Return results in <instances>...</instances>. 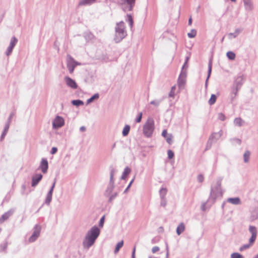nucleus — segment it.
<instances>
[{
    "mask_svg": "<svg viewBox=\"0 0 258 258\" xmlns=\"http://www.w3.org/2000/svg\"><path fill=\"white\" fill-rule=\"evenodd\" d=\"M100 234V230L96 226L93 227L88 231L85 238L84 244L89 247L92 245Z\"/></svg>",
    "mask_w": 258,
    "mask_h": 258,
    "instance_id": "nucleus-1",
    "label": "nucleus"
},
{
    "mask_svg": "<svg viewBox=\"0 0 258 258\" xmlns=\"http://www.w3.org/2000/svg\"><path fill=\"white\" fill-rule=\"evenodd\" d=\"M126 35V32L125 30L124 24L123 22H120L117 24L115 28V33L114 40L116 42H119Z\"/></svg>",
    "mask_w": 258,
    "mask_h": 258,
    "instance_id": "nucleus-2",
    "label": "nucleus"
},
{
    "mask_svg": "<svg viewBox=\"0 0 258 258\" xmlns=\"http://www.w3.org/2000/svg\"><path fill=\"white\" fill-rule=\"evenodd\" d=\"M153 130L154 126L152 121L147 122L144 126V133L147 137H150L152 135Z\"/></svg>",
    "mask_w": 258,
    "mask_h": 258,
    "instance_id": "nucleus-3",
    "label": "nucleus"
},
{
    "mask_svg": "<svg viewBox=\"0 0 258 258\" xmlns=\"http://www.w3.org/2000/svg\"><path fill=\"white\" fill-rule=\"evenodd\" d=\"M186 74L183 72L180 74L177 81L178 86L179 90L184 88L186 83Z\"/></svg>",
    "mask_w": 258,
    "mask_h": 258,
    "instance_id": "nucleus-4",
    "label": "nucleus"
},
{
    "mask_svg": "<svg viewBox=\"0 0 258 258\" xmlns=\"http://www.w3.org/2000/svg\"><path fill=\"white\" fill-rule=\"evenodd\" d=\"M249 230L251 234V236L249 239V242L250 243V244H253L257 236V229L255 226H250Z\"/></svg>",
    "mask_w": 258,
    "mask_h": 258,
    "instance_id": "nucleus-5",
    "label": "nucleus"
},
{
    "mask_svg": "<svg viewBox=\"0 0 258 258\" xmlns=\"http://www.w3.org/2000/svg\"><path fill=\"white\" fill-rule=\"evenodd\" d=\"M64 124L63 119L60 116H56L52 122L53 128H57L61 127Z\"/></svg>",
    "mask_w": 258,
    "mask_h": 258,
    "instance_id": "nucleus-6",
    "label": "nucleus"
},
{
    "mask_svg": "<svg viewBox=\"0 0 258 258\" xmlns=\"http://www.w3.org/2000/svg\"><path fill=\"white\" fill-rule=\"evenodd\" d=\"M64 80L68 86L73 89L77 88L78 86L75 81L73 79L68 77H65Z\"/></svg>",
    "mask_w": 258,
    "mask_h": 258,
    "instance_id": "nucleus-7",
    "label": "nucleus"
},
{
    "mask_svg": "<svg viewBox=\"0 0 258 258\" xmlns=\"http://www.w3.org/2000/svg\"><path fill=\"white\" fill-rule=\"evenodd\" d=\"M40 168L44 173L47 172L48 169V162L46 159H43L42 160Z\"/></svg>",
    "mask_w": 258,
    "mask_h": 258,
    "instance_id": "nucleus-8",
    "label": "nucleus"
},
{
    "mask_svg": "<svg viewBox=\"0 0 258 258\" xmlns=\"http://www.w3.org/2000/svg\"><path fill=\"white\" fill-rule=\"evenodd\" d=\"M42 175L40 174H37L34 176L32 178V186H35L41 180Z\"/></svg>",
    "mask_w": 258,
    "mask_h": 258,
    "instance_id": "nucleus-9",
    "label": "nucleus"
},
{
    "mask_svg": "<svg viewBox=\"0 0 258 258\" xmlns=\"http://www.w3.org/2000/svg\"><path fill=\"white\" fill-rule=\"evenodd\" d=\"M243 2L246 10H251L252 9V3L251 0H243Z\"/></svg>",
    "mask_w": 258,
    "mask_h": 258,
    "instance_id": "nucleus-10",
    "label": "nucleus"
},
{
    "mask_svg": "<svg viewBox=\"0 0 258 258\" xmlns=\"http://www.w3.org/2000/svg\"><path fill=\"white\" fill-rule=\"evenodd\" d=\"M185 230V225L183 223H181L177 227L176 233L179 235Z\"/></svg>",
    "mask_w": 258,
    "mask_h": 258,
    "instance_id": "nucleus-11",
    "label": "nucleus"
},
{
    "mask_svg": "<svg viewBox=\"0 0 258 258\" xmlns=\"http://www.w3.org/2000/svg\"><path fill=\"white\" fill-rule=\"evenodd\" d=\"M179 92V91H176V88L175 86H173L171 88V89L170 90V92L169 94V96L170 97L174 98L175 95Z\"/></svg>",
    "mask_w": 258,
    "mask_h": 258,
    "instance_id": "nucleus-12",
    "label": "nucleus"
},
{
    "mask_svg": "<svg viewBox=\"0 0 258 258\" xmlns=\"http://www.w3.org/2000/svg\"><path fill=\"white\" fill-rule=\"evenodd\" d=\"M228 201L235 205L239 204L240 203V199L238 198H229L228 199Z\"/></svg>",
    "mask_w": 258,
    "mask_h": 258,
    "instance_id": "nucleus-13",
    "label": "nucleus"
},
{
    "mask_svg": "<svg viewBox=\"0 0 258 258\" xmlns=\"http://www.w3.org/2000/svg\"><path fill=\"white\" fill-rule=\"evenodd\" d=\"M96 0H82L80 2L79 5L80 6L89 5L94 3Z\"/></svg>",
    "mask_w": 258,
    "mask_h": 258,
    "instance_id": "nucleus-14",
    "label": "nucleus"
},
{
    "mask_svg": "<svg viewBox=\"0 0 258 258\" xmlns=\"http://www.w3.org/2000/svg\"><path fill=\"white\" fill-rule=\"evenodd\" d=\"M222 135V134L220 132L213 133L211 135L210 140H213L214 139L217 140Z\"/></svg>",
    "mask_w": 258,
    "mask_h": 258,
    "instance_id": "nucleus-15",
    "label": "nucleus"
},
{
    "mask_svg": "<svg viewBox=\"0 0 258 258\" xmlns=\"http://www.w3.org/2000/svg\"><path fill=\"white\" fill-rule=\"evenodd\" d=\"M234 123L236 125L240 126L243 124L244 121L241 118H236L234 120Z\"/></svg>",
    "mask_w": 258,
    "mask_h": 258,
    "instance_id": "nucleus-16",
    "label": "nucleus"
},
{
    "mask_svg": "<svg viewBox=\"0 0 258 258\" xmlns=\"http://www.w3.org/2000/svg\"><path fill=\"white\" fill-rule=\"evenodd\" d=\"M217 96L214 94H212L210 99L208 101V103L210 105H213L216 101Z\"/></svg>",
    "mask_w": 258,
    "mask_h": 258,
    "instance_id": "nucleus-17",
    "label": "nucleus"
},
{
    "mask_svg": "<svg viewBox=\"0 0 258 258\" xmlns=\"http://www.w3.org/2000/svg\"><path fill=\"white\" fill-rule=\"evenodd\" d=\"M123 245V240H121V241L119 242L116 245V247H115V248L114 250V252L115 253L118 252V251L119 250L120 248L122 247Z\"/></svg>",
    "mask_w": 258,
    "mask_h": 258,
    "instance_id": "nucleus-18",
    "label": "nucleus"
},
{
    "mask_svg": "<svg viewBox=\"0 0 258 258\" xmlns=\"http://www.w3.org/2000/svg\"><path fill=\"white\" fill-rule=\"evenodd\" d=\"M130 126L128 125H126L123 128V131H122V135L123 136H126L130 132Z\"/></svg>",
    "mask_w": 258,
    "mask_h": 258,
    "instance_id": "nucleus-19",
    "label": "nucleus"
},
{
    "mask_svg": "<svg viewBox=\"0 0 258 258\" xmlns=\"http://www.w3.org/2000/svg\"><path fill=\"white\" fill-rule=\"evenodd\" d=\"M127 4L129 5L128 8H127V10L131 11L132 10L133 7L134 5L135 0H125Z\"/></svg>",
    "mask_w": 258,
    "mask_h": 258,
    "instance_id": "nucleus-20",
    "label": "nucleus"
},
{
    "mask_svg": "<svg viewBox=\"0 0 258 258\" xmlns=\"http://www.w3.org/2000/svg\"><path fill=\"white\" fill-rule=\"evenodd\" d=\"M226 55L230 60H234L235 58V54L232 51H228L226 53Z\"/></svg>",
    "mask_w": 258,
    "mask_h": 258,
    "instance_id": "nucleus-21",
    "label": "nucleus"
},
{
    "mask_svg": "<svg viewBox=\"0 0 258 258\" xmlns=\"http://www.w3.org/2000/svg\"><path fill=\"white\" fill-rule=\"evenodd\" d=\"M130 172L131 169L128 167H126L122 174V178L125 179L126 177L130 174Z\"/></svg>",
    "mask_w": 258,
    "mask_h": 258,
    "instance_id": "nucleus-22",
    "label": "nucleus"
},
{
    "mask_svg": "<svg viewBox=\"0 0 258 258\" xmlns=\"http://www.w3.org/2000/svg\"><path fill=\"white\" fill-rule=\"evenodd\" d=\"M40 227L39 226H36L35 228L34 231L33 232V235L38 237L39 235L40 232Z\"/></svg>",
    "mask_w": 258,
    "mask_h": 258,
    "instance_id": "nucleus-23",
    "label": "nucleus"
},
{
    "mask_svg": "<svg viewBox=\"0 0 258 258\" xmlns=\"http://www.w3.org/2000/svg\"><path fill=\"white\" fill-rule=\"evenodd\" d=\"M197 35V31L195 29H192L190 32L188 33L187 35L189 38H194Z\"/></svg>",
    "mask_w": 258,
    "mask_h": 258,
    "instance_id": "nucleus-24",
    "label": "nucleus"
},
{
    "mask_svg": "<svg viewBox=\"0 0 258 258\" xmlns=\"http://www.w3.org/2000/svg\"><path fill=\"white\" fill-rule=\"evenodd\" d=\"M54 184H55V183L53 184L51 189H50V191L49 192V194L48 195L47 200H46V202H48V203L50 202V201L51 200V199L52 191L53 188V187L54 186Z\"/></svg>",
    "mask_w": 258,
    "mask_h": 258,
    "instance_id": "nucleus-25",
    "label": "nucleus"
},
{
    "mask_svg": "<svg viewBox=\"0 0 258 258\" xmlns=\"http://www.w3.org/2000/svg\"><path fill=\"white\" fill-rule=\"evenodd\" d=\"M249 156H250L249 152L246 151L245 152V153L244 154V160L245 162H247L248 161Z\"/></svg>",
    "mask_w": 258,
    "mask_h": 258,
    "instance_id": "nucleus-26",
    "label": "nucleus"
},
{
    "mask_svg": "<svg viewBox=\"0 0 258 258\" xmlns=\"http://www.w3.org/2000/svg\"><path fill=\"white\" fill-rule=\"evenodd\" d=\"M72 103L73 105L76 106H79L80 105L83 104V102L82 101L79 100H73L72 101Z\"/></svg>",
    "mask_w": 258,
    "mask_h": 258,
    "instance_id": "nucleus-27",
    "label": "nucleus"
},
{
    "mask_svg": "<svg viewBox=\"0 0 258 258\" xmlns=\"http://www.w3.org/2000/svg\"><path fill=\"white\" fill-rule=\"evenodd\" d=\"M252 245V244H250V243L249 242L248 244H244V245H242L241 247H240L239 250H240V251H242L244 249L248 248Z\"/></svg>",
    "mask_w": 258,
    "mask_h": 258,
    "instance_id": "nucleus-28",
    "label": "nucleus"
},
{
    "mask_svg": "<svg viewBox=\"0 0 258 258\" xmlns=\"http://www.w3.org/2000/svg\"><path fill=\"white\" fill-rule=\"evenodd\" d=\"M167 154H168V157L170 159H172L174 156V152L171 150H168Z\"/></svg>",
    "mask_w": 258,
    "mask_h": 258,
    "instance_id": "nucleus-29",
    "label": "nucleus"
},
{
    "mask_svg": "<svg viewBox=\"0 0 258 258\" xmlns=\"http://www.w3.org/2000/svg\"><path fill=\"white\" fill-rule=\"evenodd\" d=\"M165 138H166L167 142L168 144H171L172 143L173 137H172V136L171 135H169Z\"/></svg>",
    "mask_w": 258,
    "mask_h": 258,
    "instance_id": "nucleus-30",
    "label": "nucleus"
},
{
    "mask_svg": "<svg viewBox=\"0 0 258 258\" xmlns=\"http://www.w3.org/2000/svg\"><path fill=\"white\" fill-rule=\"evenodd\" d=\"M17 42V39L15 37H13L11 41L10 46L14 47Z\"/></svg>",
    "mask_w": 258,
    "mask_h": 258,
    "instance_id": "nucleus-31",
    "label": "nucleus"
},
{
    "mask_svg": "<svg viewBox=\"0 0 258 258\" xmlns=\"http://www.w3.org/2000/svg\"><path fill=\"white\" fill-rule=\"evenodd\" d=\"M218 118L220 120L224 121L226 117L224 114L222 113H220L218 114Z\"/></svg>",
    "mask_w": 258,
    "mask_h": 258,
    "instance_id": "nucleus-32",
    "label": "nucleus"
},
{
    "mask_svg": "<svg viewBox=\"0 0 258 258\" xmlns=\"http://www.w3.org/2000/svg\"><path fill=\"white\" fill-rule=\"evenodd\" d=\"M231 258H243L242 256L238 253H233L231 254Z\"/></svg>",
    "mask_w": 258,
    "mask_h": 258,
    "instance_id": "nucleus-33",
    "label": "nucleus"
},
{
    "mask_svg": "<svg viewBox=\"0 0 258 258\" xmlns=\"http://www.w3.org/2000/svg\"><path fill=\"white\" fill-rule=\"evenodd\" d=\"M99 97V95L98 94H95L92 97L88 100V102H91L94 99H98Z\"/></svg>",
    "mask_w": 258,
    "mask_h": 258,
    "instance_id": "nucleus-34",
    "label": "nucleus"
},
{
    "mask_svg": "<svg viewBox=\"0 0 258 258\" xmlns=\"http://www.w3.org/2000/svg\"><path fill=\"white\" fill-rule=\"evenodd\" d=\"M127 18H128V22L130 23V25L131 27H132L133 25V18L131 15H127Z\"/></svg>",
    "mask_w": 258,
    "mask_h": 258,
    "instance_id": "nucleus-35",
    "label": "nucleus"
},
{
    "mask_svg": "<svg viewBox=\"0 0 258 258\" xmlns=\"http://www.w3.org/2000/svg\"><path fill=\"white\" fill-rule=\"evenodd\" d=\"M142 117V113L140 112L139 113L138 116L136 119L137 122H140Z\"/></svg>",
    "mask_w": 258,
    "mask_h": 258,
    "instance_id": "nucleus-36",
    "label": "nucleus"
},
{
    "mask_svg": "<svg viewBox=\"0 0 258 258\" xmlns=\"http://www.w3.org/2000/svg\"><path fill=\"white\" fill-rule=\"evenodd\" d=\"M105 216H103L100 219L99 222V226L102 227L104 222Z\"/></svg>",
    "mask_w": 258,
    "mask_h": 258,
    "instance_id": "nucleus-37",
    "label": "nucleus"
},
{
    "mask_svg": "<svg viewBox=\"0 0 258 258\" xmlns=\"http://www.w3.org/2000/svg\"><path fill=\"white\" fill-rule=\"evenodd\" d=\"M13 48H14L13 47L9 46V47L8 48V50H7V55H9L12 52Z\"/></svg>",
    "mask_w": 258,
    "mask_h": 258,
    "instance_id": "nucleus-38",
    "label": "nucleus"
},
{
    "mask_svg": "<svg viewBox=\"0 0 258 258\" xmlns=\"http://www.w3.org/2000/svg\"><path fill=\"white\" fill-rule=\"evenodd\" d=\"M37 238V237L35 236L33 234H32V235L29 238V242H32L34 241Z\"/></svg>",
    "mask_w": 258,
    "mask_h": 258,
    "instance_id": "nucleus-39",
    "label": "nucleus"
},
{
    "mask_svg": "<svg viewBox=\"0 0 258 258\" xmlns=\"http://www.w3.org/2000/svg\"><path fill=\"white\" fill-rule=\"evenodd\" d=\"M159 250V248L158 246H154L152 249V251L153 253H155Z\"/></svg>",
    "mask_w": 258,
    "mask_h": 258,
    "instance_id": "nucleus-40",
    "label": "nucleus"
},
{
    "mask_svg": "<svg viewBox=\"0 0 258 258\" xmlns=\"http://www.w3.org/2000/svg\"><path fill=\"white\" fill-rule=\"evenodd\" d=\"M69 70L71 73H72L74 71L75 66H71L69 64H68Z\"/></svg>",
    "mask_w": 258,
    "mask_h": 258,
    "instance_id": "nucleus-41",
    "label": "nucleus"
},
{
    "mask_svg": "<svg viewBox=\"0 0 258 258\" xmlns=\"http://www.w3.org/2000/svg\"><path fill=\"white\" fill-rule=\"evenodd\" d=\"M204 176L202 175H199L198 176V180H199V182H202L204 180Z\"/></svg>",
    "mask_w": 258,
    "mask_h": 258,
    "instance_id": "nucleus-42",
    "label": "nucleus"
},
{
    "mask_svg": "<svg viewBox=\"0 0 258 258\" xmlns=\"http://www.w3.org/2000/svg\"><path fill=\"white\" fill-rule=\"evenodd\" d=\"M162 136H163L164 138H166L167 136H168L169 135L167 134V132L166 130H164L163 131L162 133Z\"/></svg>",
    "mask_w": 258,
    "mask_h": 258,
    "instance_id": "nucleus-43",
    "label": "nucleus"
},
{
    "mask_svg": "<svg viewBox=\"0 0 258 258\" xmlns=\"http://www.w3.org/2000/svg\"><path fill=\"white\" fill-rule=\"evenodd\" d=\"M57 148L56 147H53L51 150V154H54L57 152Z\"/></svg>",
    "mask_w": 258,
    "mask_h": 258,
    "instance_id": "nucleus-44",
    "label": "nucleus"
},
{
    "mask_svg": "<svg viewBox=\"0 0 258 258\" xmlns=\"http://www.w3.org/2000/svg\"><path fill=\"white\" fill-rule=\"evenodd\" d=\"M135 252H136V246L134 247L133 252H132V258H135Z\"/></svg>",
    "mask_w": 258,
    "mask_h": 258,
    "instance_id": "nucleus-45",
    "label": "nucleus"
},
{
    "mask_svg": "<svg viewBox=\"0 0 258 258\" xmlns=\"http://www.w3.org/2000/svg\"><path fill=\"white\" fill-rule=\"evenodd\" d=\"M86 130V127L85 126H82L80 127V131L82 132H84Z\"/></svg>",
    "mask_w": 258,
    "mask_h": 258,
    "instance_id": "nucleus-46",
    "label": "nucleus"
},
{
    "mask_svg": "<svg viewBox=\"0 0 258 258\" xmlns=\"http://www.w3.org/2000/svg\"><path fill=\"white\" fill-rule=\"evenodd\" d=\"M191 23H192V19H191V18H190L188 20V25H191Z\"/></svg>",
    "mask_w": 258,
    "mask_h": 258,
    "instance_id": "nucleus-47",
    "label": "nucleus"
},
{
    "mask_svg": "<svg viewBox=\"0 0 258 258\" xmlns=\"http://www.w3.org/2000/svg\"><path fill=\"white\" fill-rule=\"evenodd\" d=\"M113 171H112L110 175V180H112L113 179Z\"/></svg>",
    "mask_w": 258,
    "mask_h": 258,
    "instance_id": "nucleus-48",
    "label": "nucleus"
},
{
    "mask_svg": "<svg viewBox=\"0 0 258 258\" xmlns=\"http://www.w3.org/2000/svg\"><path fill=\"white\" fill-rule=\"evenodd\" d=\"M160 191H161V192H164V194H165L166 192V189L162 188L161 189Z\"/></svg>",
    "mask_w": 258,
    "mask_h": 258,
    "instance_id": "nucleus-49",
    "label": "nucleus"
},
{
    "mask_svg": "<svg viewBox=\"0 0 258 258\" xmlns=\"http://www.w3.org/2000/svg\"><path fill=\"white\" fill-rule=\"evenodd\" d=\"M151 104H154V105L156 104V103L154 101H152V102H151Z\"/></svg>",
    "mask_w": 258,
    "mask_h": 258,
    "instance_id": "nucleus-50",
    "label": "nucleus"
},
{
    "mask_svg": "<svg viewBox=\"0 0 258 258\" xmlns=\"http://www.w3.org/2000/svg\"><path fill=\"white\" fill-rule=\"evenodd\" d=\"M211 71V66L210 65V68H209V72L210 73Z\"/></svg>",
    "mask_w": 258,
    "mask_h": 258,
    "instance_id": "nucleus-51",
    "label": "nucleus"
},
{
    "mask_svg": "<svg viewBox=\"0 0 258 258\" xmlns=\"http://www.w3.org/2000/svg\"><path fill=\"white\" fill-rule=\"evenodd\" d=\"M253 258H258V254L254 256Z\"/></svg>",
    "mask_w": 258,
    "mask_h": 258,
    "instance_id": "nucleus-52",
    "label": "nucleus"
},
{
    "mask_svg": "<svg viewBox=\"0 0 258 258\" xmlns=\"http://www.w3.org/2000/svg\"><path fill=\"white\" fill-rule=\"evenodd\" d=\"M233 2H236V0H231Z\"/></svg>",
    "mask_w": 258,
    "mask_h": 258,
    "instance_id": "nucleus-53",
    "label": "nucleus"
},
{
    "mask_svg": "<svg viewBox=\"0 0 258 258\" xmlns=\"http://www.w3.org/2000/svg\"><path fill=\"white\" fill-rule=\"evenodd\" d=\"M4 136H5V134H3L2 135V138H4Z\"/></svg>",
    "mask_w": 258,
    "mask_h": 258,
    "instance_id": "nucleus-54",
    "label": "nucleus"
},
{
    "mask_svg": "<svg viewBox=\"0 0 258 258\" xmlns=\"http://www.w3.org/2000/svg\"><path fill=\"white\" fill-rule=\"evenodd\" d=\"M149 258H157V257H152L151 256H149Z\"/></svg>",
    "mask_w": 258,
    "mask_h": 258,
    "instance_id": "nucleus-55",
    "label": "nucleus"
}]
</instances>
